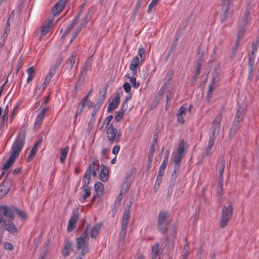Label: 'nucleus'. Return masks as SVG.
I'll return each mask as SVG.
<instances>
[{
  "mask_svg": "<svg viewBox=\"0 0 259 259\" xmlns=\"http://www.w3.org/2000/svg\"><path fill=\"white\" fill-rule=\"evenodd\" d=\"M70 250H66L64 248H63V250L62 251V254L63 256L65 258L67 256H69L70 254Z\"/></svg>",
  "mask_w": 259,
  "mask_h": 259,
  "instance_id": "nucleus-63",
  "label": "nucleus"
},
{
  "mask_svg": "<svg viewBox=\"0 0 259 259\" xmlns=\"http://www.w3.org/2000/svg\"><path fill=\"white\" fill-rule=\"evenodd\" d=\"M16 212L17 214L22 219H25L27 217V215L24 211H23L20 209H17Z\"/></svg>",
  "mask_w": 259,
  "mask_h": 259,
  "instance_id": "nucleus-58",
  "label": "nucleus"
},
{
  "mask_svg": "<svg viewBox=\"0 0 259 259\" xmlns=\"http://www.w3.org/2000/svg\"><path fill=\"white\" fill-rule=\"evenodd\" d=\"M161 182H162V178H159V177H157L156 182H155L154 187L155 189L156 190L158 188L160 184L161 183Z\"/></svg>",
  "mask_w": 259,
  "mask_h": 259,
  "instance_id": "nucleus-55",
  "label": "nucleus"
},
{
  "mask_svg": "<svg viewBox=\"0 0 259 259\" xmlns=\"http://www.w3.org/2000/svg\"><path fill=\"white\" fill-rule=\"evenodd\" d=\"M222 116V114L220 113L214 118L209 133V139H211L212 138L214 141L215 140L216 136L220 131Z\"/></svg>",
  "mask_w": 259,
  "mask_h": 259,
  "instance_id": "nucleus-6",
  "label": "nucleus"
},
{
  "mask_svg": "<svg viewBox=\"0 0 259 259\" xmlns=\"http://www.w3.org/2000/svg\"><path fill=\"white\" fill-rule=\"evenodd\" d=\"M125 77L130 79V82L132 84L134 89H137L140 86V82H137L136 78L134 76H131L129 74H126Z\"/></svg>",
  "mask_w": 259,
  "mask_h": 259,
  "instance_id": "nucleus-32",
  "label": "nucleus"
},
{
  "mask_svg": "<svg viewBox=\"0 0 259 259\" xmlns=\"http://www.w3.org/2000/svg\"><path fill=\"white\" fill-rule=\"evenodd\" d=\"M37 143H36L34 146L32 148L29 155L28 156V160L29 161L31 160V159L32 158V157L35 155V154L36 153L37 151Z\"/></svg>",
  "mask_w": 259,
  "mask_h": 259,
  "instance_id": "nucleus-40",
  "label": "nucleus"
},
{
  "mask_svg": "<svg viewBox=\"0 0 259 259\" xmlns=\"http://www.w3.org/2000/svg\"><path fill=\"white\" fill-rule=\"evenodd\" d=\"M233 209V207L231 205L223 207L220 221V225L221 228H224L228 224L229 220L232 217Z\"/></svg>",
  "mask_w": 259,
  "mask_h": 259,
  "instance_id": "nucleus-4",
  "label": "nucleus"
},
{
  "mask_svg": "<svg viewBox=\"0 0 259 259\" xmlns=\"http://www.w3.org/2000/svg\"><path fill=\"white\" fill-rule=\"evenodd\" d=\"M67 0H59L52 8V13L54 16L59 14L63 10Z\"/></svg>",
  "mask_w": 259,
  "mask_h": 259,
  "instance_id": "nucleus-14",
  "label": "nucleus"
},
{
  "mask_svg": "<svg viewBox=\"0 0 259 259\" xmlns=\"http://www.w3.org/2000/svg\"><path fill=\"white\" fill-rule=\"evenodd\" d=\"M168 223V214L167 212L161 211L159 212L157 220V228L162 233H164L167 230Z\"/></svg>",
  "mask_w": 259,
  "mask_h": 259,
  "instance_id": "nucleus-5",
  "label": "nucleus"
},
{
  "mask_svg": "<svg viewBox=\"0 0 259 259\" xmlns=\"http://www.w3.org/2000/svg\"><path fill=\"white\" fill-rule=\"evenodd\" d=\"M26 72L28 74V75L33 76H34V68L33 66H31V67H29L28 68H27Z\"/></svg>",
  "mask_w": 259,
  "mask_h": 259,
  "instance_id": "nucleus-59",
  "label": "nucleus"
},
{
  "mask_svg": "<svg viewBox=\"0 0 259 259\" xmlns=\"http://www.w3.org/2000/svg\"><path fill=\"white\" fill-rule=\"evenodd\" d=\"M91 178L89 177H84L82 180L83 186L81 188H90L89 184L90 182Z\"/></svg>",
  "mask_w": 259,
  "mask_h": 259,
  "instance_id": "nucleus-47",
  "label": "nucleus"
},
{
  "mask_svg": "<svg viewBox=\"0 0 259 259\" xmlns=\"http://www.w3.org/2000/svg\"><path fill=\"white\" fill-rule=\"evenodd\" d=\"M25 138V132L23 131H20L12 146L10 154L17 158L19 156L24 145Z\"/></svg>",
  "mask_w": 259,
  "mask_h": 259,
  "instance_id": "nucleus-1",
  "label": "nucleus"
},
{
  "mask_svg": "<svg viewBox=\"0 0 259 259\" xmlns=\"http://www.w3.org/2000/svg\"><path fill=\"white\" fill-rule=\"evenodd\" d=\"M138 54L140 57L141 61H144L146 57L145 49L143 48H140L138 52Z\"/></svg>",
  "mask_w": 259,
  "mask_h": 259,
  "instance_id": "nucleus-42",
  "label": "nucleus"
},
{
  "mask_svg": "<svg viewBox=\"0 0 259 259\" xmlns=\"http://www.w3.org/2000/svg\"><path fill=\"white\" fill-rule=\"evenodd\" d=\"M8 114V106L7 105L5 109L4 114L2 115V119H3V121L4 122L7 120Z\"/></svg>",
  "mask_w": 259,
  "mask_h": 259,
  "instance_id": "nucleus-56",
  "label": "nucleus"
},
{
  "mask_svg": "<svg viewBox=\"0 0 259 259\" xmlns=\"http://www.w3.org/2000/svg\"><path fill=\"white\" fill-rule=\"evenodd\" d=\"M126 229H123L121 228L120 232L119 233V237L121 239H124L126 234Z\"/></svg>",
  "mask_w": 259,
  "mask_h": 259,
  "instance_id": "nucleus-62",
  "label": "nucleus"
},
{
  "mask_svg": "<svg viewBox=\"0 0 259 259\" xmlns=\"http://www.w3.org/2000/svg\"><path fill=\"white\" fill-rule=\"evenodd\" d=\"M58 66V65L52 66L50 69L49 74L47 76L52 78L54 75L56 70L57 69Z\"/></svg>",
  "mask_w": 259,
  "mask_h": 259,
  "instance_id": "nucleus-50",
  "label": "nucleus"
},
{
  "mask_svg": "<svg viewBox=\"0 0 259 259\" xmlns=\"http://www.w3.org/2000/svg\"><path fill=\"white\" fill-rule=\"evenodd\" d=\"M79 218V211L78 209H73L71 218L68 221L67 230L71 231L75 228V225Z\"/></svg>",
  "mask_w": 259,
  "mask_h": 259,
  "instance_id": "nucleus-8",
  "label": "nucleus"
},
{
  "mask_svg": "<svg viewBox=\"0 0 259 259\" xmlns=\"http://www.w3.org/2000/svg\"><path fill=\"white\" fill-rule=\"evenodd\" d=\"M13 220H5L1 224L5 230L8 231L11 234H15L18 232L16 226L13 222Z\"/></svg>",
  "mask_w": 259,
  "mask_h": 259,
  "instance_id": "nucleus-10",
  "label": "nucleus"
},
{
  "mask_svg": "<svg viewBox=\"0 0 259 259\" xmlns=\"http://www.w3.org/2000/svg\"><path fill=\"white\" fill-rule=\"evenodd\" d=\"M105 131L108 141L111 144L118 143L121 137V133L118 132L117 128L113 127V125L105 127Z\"/></svg>",
  "mask_w": 259,
  "mask_h": 259,
  "instance_id": "nucleus-3",
  "label": "nucleus"
},
{
  "mask_svg": "<svg viewBox=\"0 0 259 259\" xmlns=\"http://www.w3.org/2000/svg\"><path fill=\"white\" fill-rule=\"evenodd\" d=\"M4 248L6 249H8L9 250H12L14 248L13 244L9 242H6L4 244Z\"/></svg>",
  "mask_w": 259,
  "mask_h": 259,
  "instance_id": "nucleus-57",
  "label": "nucleus"
},
{
  "mask_svg": "<svg viewBox=\"0 0 259 259\" xmlns=\"http://www.w3.org/2000/svg\"><path fill=\"white\" fill-rule=\"evenodd\" d=\"M214 80H215V79L213 78L212 82L209 85L208 90L207 91V96H206V100L207 102L210 101L211 96H212V93H213V90L215 88V87L214 85Z\"/></svg>",
  "mask_w": 259,
  "mask_h": 259,
  "instance_id": "nucleus-31",
  "label": "nucleus"
},
{
  "mask_svg": "<svg viewBox=\"0 0 259 259\" xmlns=\"http://www.w3.org/2000/svg\"><path fill=\"white\" fill-rule=\"evenodd\" d=\"M76 54L75 51H73L71 56L68 59L66 62V68L70 70L73 68V65L75 63V60Z\"/></svg>",
  "mask_w": 259,
  "mask_h": 259,
  "instance_id": "nucleus-26",
  "label": "nucleus"
},
{
  "mask_svg": "<svg viewBox=\"0 0 259 259\" xmlns=\"http://www.w3.org/2000/svg\"><path fill=\"white\" fill-rule=\"evenodd\" d=\"M113 116L111 115L108 116L104 120V124L105 125V127L109 126L110 125H113L112 123H110L111 121L113 119Z\"/></svg>",
  "mask_w": 259,
  "mask_h": 259,
  "instance_id": "nucleus-46",
  "label": "nucleus"
},
{
  "mask_svg": "<svg viewBox=\"0 0 259 259\" xmlns=\"http://www.w3.org/2000/svg\"><path fill=\"white\" fill-rule=\"evenodd\" d=\"M101 224H98L94 226L90 232L91 238H95L97 237L99 234V232L101 228Z\"/></svg>",
  "mask_w": 259,
  "mask_h": 259,
  "instance_id": "nucleus-29",
  "label": "nucleus"
},
{
  "mask_svg": "<svg viewBox=\"0 0 259 259\" xmlns=\"http://www.w3.org/2000/svg\"><path fill=\"white\" fill-rule=\"evenodd\" d=\"M47 110V108H44L38 114L35 121V124L36 125H40L42 123L45 118Z\"/></svg>",
  "mask_w": 259,
  "mask_h": 259,
  "instance_id": "nucleus-27",
  "label": "nucleus"
},
{
  "mask_svg": "<svg viewBox=\"0 0 259 259\" xmlns=\"http://www.w3.org/2000/svg\"><path fill=\"white\" fill-rule=\"evenodd\" d=\"M245 110V107L244 106L239 107L234 118V124L238 123L242 120Z\"/></svg>",
  "mask_w": 259,
  "mask_h": 259,
  "instance_id": "nucleus-18",
  "label": "nucleus"
},
{
  "mask_svg": "<svg viewBox=\"0 0 259 259\" xmlns=\"http://www.w3.org/2000/svg\"><path fill=\"white\" fill-rule=\"evenodd\" d=\"M84 194L81 196L79 200L81 202H84L86 199L89 198L91 194L90 188H81Z\"/></svg>",
  "mask_w": 259,
  "mask_h": 259,
  "instance_id": "nucleus-28",
  "label": "nucleus"
},
{
  "mask_svg": "<svg viewBox=\"0 0 259 259\" xmlns=\"http://www.w3.org/2000/svg\"><path fill=\"white\" fill-rule=\"evenodd\" d=\"M101 167L102 168L99 176L100 179L101 180V181L105 182L108 179L109 171L107 167L104 165L102 164Z\"/></svg>",
  "mask_w": 259,
  "mask_h": 259,
  "instance_id": "nucleus-22",
  "label": "nucleus"
},
{
  "mask_svg": "<svg viewBox=\"0 0 259 259\" xmlns=\"http://www.w3.org/2000/svg\"><path fill=\"white\" fill-rule=\"evenodd\" d=\"M178 122L181 124H183L185 122L184 119L182 115L177 114Z\"/></svg>",
  "mask_w": 259,
  "mask_h": 259,
  "instance_id": "nucleus-64",
  "label": "nucleus"
},
{
  "mask_svg": "<svg viewBox=\"0 0 259 259\" xmlns=\"http://www.w3.org/2000/svg\"><path fill=\"white\" fill-rule=\"evenodd\" d=\"M184 149V144L181 143L178 147L176 154L174 156V161L176 164H178L182 160Z\"/></svg>",
  "mask_w": 259,
  "mask_h": 259,
  "instance_id": "nucleus-15",
  "label": "nucleus"
},
{
  "mask_svg": "<svg viewBox=\"0 0 259 259\" xmlns=\"http://www.w3.org/2000/svg\"><path fill=\"white\" fill-rule=\"evenodd\" d=\"M95 10V7H92L89 9L85 16L80 20L79 26L83 28L89 23L90 20L91 19L93 14L94 13Z\"/></svg>",
  "mask_w": 259,
  "mask_h": 259,
  "instance_id": "nucleus-11",
  "label": "nucleus"
},
{
  "mask_svg": "<svg viewBox=\"0 0 259 259\" xmlns=\"http://www.w3.org/2000/svg\"><path fill=\"white\" fill-rule=\"evenodd\" d=\"M174 75V71L170 70L168 71L163 79V83L162 84L161 88L165 89L166 88L167 84L169 83L170 80H171Z\"/></svg>",
  "mask_w": 259,
  "mask_h": 259,
  "instance_id": "nucleus-23",
  "label": "nucleus"
},
{
  "mask_svg": "<svg viewBox=\"0 0 259 259\" xmlns=\"http://www.w3.org/2000/svg\"><path fill=\"white\" fill-rule=\"evenodd\" d=\"M110 151L109 148L103 147L102 148L101 154L102 156L104 158H108V153Z\"/></svg>",
  "mask_w": 259,
  "mask_h": 259,
  "instance_id": "nucleus-48",
  "label": "nucleus"
},
{
  "mask_svg": "<svg viewBox=\"0 0 259 259\" xmlns=\"http://www.w3.org/2000/svg\"><path fill=\"white\" fill-rule=\"evenodd\" d=\"M17 157L11 154L10 155L8 159L6 161L2 167V169L3 171V172L7 171L13 165Z\"/></svg>",
  "mask_w": 259,
  "mask_h": 259,
  "instance_id": "nucleus-17",
  "label": "nucleus"
},
{
  "mask_svg": "<svg viewBox=\"0 0 259 259\" xmlns=\"http://www.w3.org/2000/svg\"><path fill=\"white\" fill-rule=\"evenodd\" d=\"M225 165V160L224 158H222L218 162V167L219 168L218 175V188L217 191V196L221 199L223 194V173ZM220 201V200H219Z\"/></svg>",
  "mask_w": 259,
  "mask_h": 259,
  "instance_id": "nucleus-2",
  "label": "nucleus"
},
{
  "mask_svg": "<svg viewBox=\"0 0 259 259\" xmlns=\"http://www.w3.org/2000/svg\"><path fill=\"white\" fill-rule=\"evenodd\" d=\"M76 248L78 250H81L80 253L81 255H85L89 251L88 241L84 240L81 237L76 239Z\"/></svg>",
  "mask_w": 259,
  "mask_h": 259,
  "instance_id": "nucleus-9",
  "label": "nucleus"
},
{
  "mask_svg": "<svg viewBox=\"0 0 259 259\" xmlns=\"http://www.w3.org/2000/svg\"><path fill=\"white\" fill-rule=\"evenodd\" d=\"M99 165L95 161L89 164L88 168L84 174V177H89L91 178V174H92L94 177H96L97 176L96 171L99 169Z\"/></svg>",
  "mask_w": 259,
  "mask_h": 259,
  "instance_id": "nucleus-12",
  "label": "nucleus"
},
{
  "mask_svg": "<svg viewBox=\"0 0 259 259\" xmlns=\"http://www.w3.org/2000/svg\"><path fill=\"white\" fill-rule=\"evenodd\" d=\"M120 148V147L119 145L115 146L112 149V153L115 155H117L119 151Z\"/></svg>",
  "mask_w": 259,
  "mask_h": 259,
  "instance_id": "nucleus-60",
  "label": "nucleus"
},
{
  "mask_svg": "<svg viewBox=\"0 0 259 259\" xmlns=\"http://www.w3.org/2000/svg\"><path fill=\"white\" fill-rule=\"evenodd\" d=\"M259 47V36L256 37L255 41H253L252 44V50L251 53L252 54H255L257 52V50Z\"/></svg>",
  "mask_w": 259,
  "mask_h": 259,
  "instance_id": "nucleus-33",
  "label": "nucleus"
},
{
  "mask_svg": "<svg viewBox=\"0 0 259 259\" xmlns=\"http://www.w3.org/2000/svg\"><path fill=\"white\" fill-rule=\"evenodd\" d=\"M159 253V244L157 243L154 244L152 246V259H155Z\"/></svg>",
  "mask_w": 259,
  "mask_h": 259,
  "instance_id": "nucleus-36",
  "label": "nucleus"
},
{
  "mask_svg": "<svg viewBox=\"0 0 259 259\" xmlns=\"http://www.w3.org/2000/svg\"><path fill=\"white\" fill-rule=\"evenodd\" d=\"M131 88V85L127 82H124L123 85V88L126 93H130Z\"/></svg>",
  "mask_w": 259,
  "mask_h": 259,
  "instance_id": "nucleus-51",
  "label": "nucleus"
},
{
  "mask_svg": "<svg viewBox=\"0 0 259 259\" xmlns=\"http://www.w3.org/2000/svg\"><path fill=\"white\" fill-rule=\"evenodd\" d=\"M144 0H137V3L135 5L134 12L135 13H137L140 8L141 7L142 2Z\"/></svg>",
  "mask_w": 259,
  "mask_h": 259,
  "instance_id": "nucleus-53",
  "label": "nucleus"
},
{
  "mask_svg": "<svg viewBox=\"0 0 259 259\" xmlns=\"http://www.w3.org/2000/svg\"><path fill=\"white\" fill-rule=\"evenodd\" d=\"M155 142H154L152 143H151V144L150 145V147L149 151V153H148L149 157H153L154 151H155Z\"/></svg>",
  "mask_w": 259,
  "mask_h": 259,
  "instance_id": "nucleus-49",
  "label": "nucleus"
},
{
  "mask_svg": "<svg viewBox=\"0 0 259 259\" xmlns=\"http://www.w3.org/2000/svg\"><path fill=\"white\" fill-rule=\"evenodd\" d=\"M182 259H187L189 256L188 252V245L186 244L184 248V249L182 252Z\"/></svg>",
  "mask_w": 259,
  "mask_h": 259,
  "instance_id": "nucleus-43",
  "label": "nucleus"
},
{
  "mask_svg": "<svg viewBox=\"0 0 259 259\" xmlns=\"http://www.w3.org/2000/svg\"><path fill=\"white\" fill-rule=\"evenodd\" d=\"M79 237L82 238L84 240L88 241V227L84 229L82 234Z\"/></svg>",
  "mask_w": 259,
  "mask_h": 259,
  "instance_id": "nucleus-52",
  "label": "nucleus"
},
{
  "mask_svg": "<svg viewBox=\"0 0 259 259\" xmlns=\"http://www.w3.org/2000/svg\"><path fill=\"white\" fill-rule=\"evenodd\" d=\"M186 112H187L186 109L184 107L181 106L179 108L177 114L182 115L183 114H186Z\"/></svg>",
  "mask_w": 259,
  "mask_h": 259,
  "instance_id": "nucleus-54",
  "label": "nucleus"
},
{
  "mask_svg": "<svg viewBox=\"0 0 259 259\" xmlns=\"http://www.w3.org/2000/svg\"><path fill=\"white\" fill-rule=\"evenodd\" d=\"M85 105V103L80 101L76 108V110L75 112L76 116H78L82 113L84 108Z\"/></svg>",
  "mask_w": 259,
  "mask_h": 259,
  "instance_id": "nucleus-37",
  "label": "nucleus"
},
{
  "mask_svg": "<svg viewBox=\"0 0 259 259\" xmlns=\"http://www.w3.org/2000/svg\"><path fill=\"white\" fill-rule=\"evenodd\" d=\"M255 54H252V53H250L248 54V62L249 65H250V68L249 71V77H250V74L252 71V67H253V64H254V59H255Z\"/></svg>",
  "mask_w": 259,
  "mask_h": 259,
  "instance_id": "nucleus-35",
  "label": "nucleus"
},
{
  "mask_svg": "<svg viewBox=\"0 0 259 259\" xmlns=\"http://www.w3.org/2000/svg\"><path fill=\"white\" fill-rule=\"evenodd\" d=\"M95 190L97 193H102L103 190V185L100 182H97L94 186Z\"/></svg>",
  "mask_w": 259,
  "mask_h": 259,
  "instance_id": "nucleus-41",
  "label": "nucleus"
},
{
  "mask_svg": "<svg viewBox=\"0 0 259 259\" xmlns=\"http://www.w3.org/2000/svg\"><path fill=\"white\" fill-rule=\"evenodd\" d=\"M106 92L103 94L101 97H100L98 101H97L96 104L94 105L95 107L98 108L100 109L101 106H102L103 103L104 102V100L106 98Z\"/></svg>",
  "mask_w": 259,
  "mask_h": 259,
  "instance_id": "nucleus-39",
  "label": "nucleus"
},
{
  "mask_svg": "<svg viewBox=\"0 0 259 259\" xmlns=\"http://www.w3.org/2000/svg\"><path fill=\"white\" fill-rule=\"evenodd\" d=\"M215 141L213 140V138H211V139H209L208 144L206 149L205 155L206 156H210L211 154V150L212 149V147L214 144Z\"/></svg>",
  "mask_w": 259,
  "mask_h": 259,
  "instance_id": "nucleus-34",
  "label": "nucleus"
},
{
  "mask_svg": "<svg viewBox=\"0 0 259 259\" xmlns=\"http://www.w3.org/2000/svg\"><path fill=\"white\" fill-rule=\"evenodd\" d=\"M249 15V12L248 11H247L245 13L244 18H243L241 21V24H240L239 30L238 32L237 39H241L244 35L245 29L243 28V27L247 24Z\"/></svg>",
  "mask_w": 259,
  "mask_h": 259,
  "instance_id": "nucleus-13",
  "label": "nucleus"
},
{
  "mask_svg": "<svg viewBox=\"0 0 259 259\" xmlns=\"http://www.w3.org/2000/svg\"><path fill=\"white\" fill-rule=\"evenodd\" d=\"M120 102V98L119 96L115 97L107 107V111L111 112L117 108Z\"/></svg>",
  "mask_w": 259,
  "mask_h": 259,
  "instance_id": "nucleus-19",
  "label": "nucleus"
},
{
  "mask_svg": "<svg viewBox=\"0 0 259 259\" xmlns=\"http://www.w3.org/2000/svg\"><path fill=\"white\" fill-rule=\"evenodd\" d=\"M69 150V147L68 146H66L65 148H61L60 150V161L61 163H64L65 162V160L68 155V152Z\"/></svg>",
  "mask_w": 259,
  "mask_h": 259,
  "instance_id": "nucleus-25",
  "label": "nucleus"
},
{
  "mask_svg": "<svg viewBox=\"0 0 259 259\" xmlns=\"http://www.w3.org/2000/svg\"><path fill=\"white\" fill-rule=\"evenodd\" d=\"M72 246V243L69 241H66L65 244L64 246V248L66 250H70L71 249Z\"/></svg>",
  "mask_w": 259,
  "mask_h": 259,
  "instance_id": "nucleus-61",
  "label": "nucleus"
},
{
  "mask_svg": "<svg viewBox=\"0 0 259 259\" xmlns=\"http://www.w3.org/2000/svg\"><path fill=\"white\" fill-rule=\"evenodd\" d=\"M14 214L13 210L8 206H0V224L5 220H14Z\"/></svg>",
  "mask_w": 259,
  "mask_h": 259,
  "instance_id": "nucleus-7",
  "label": "nucleus"
},
{
  "mask_svg": "<svg viewBox=\"0 0 259 259\" xmlns=\"http://www.w3.org/2000/svg\"><path fill=\"white\" fill-rule=\"evenodd\" d=\"M159 0H152L148 6V9L147 10L148 13H150L151 10L156 7L159 2Z\"/></svg>",
  "mask_w": 259,
  "mask_h": 259,
  "instance_id": "nucleus-45",
  "label": "nucleus"
},
{
  "mask_svg": "<svg viewBox=\"0 0 259 259\" xmlns=\"http://www.w3.org/2000/svg\"><path fill=\"white\" fill-rule=\"evenodd\" d=\"M222 3L224 5V6H226V8H224V14L223 15V20L224 19H226V16H225V13H227L228 11V9H229V7L230 5H231V3H232V0H222Z\"/></svg>",
  "mask_w": 259,
  "mask_h": 259,
  "instance_id": "nucleus-38",
  "label": "nucleus"
},
{
  "mask_svg": "<svg viewBox=\"0 0 259 259\" xmlns=\"http://www.w3.org/2000/svg\"><path fill=\"white\" fill-rule=\"evenodd\" d=\"M131 205L129 206L128 208L125 209L123 213L122 221L121 224V228L123 229H126L128 223H129V219L130 215L131 212Z\"/></svg>",
  "mask_w": 259,
  "mask_h": 259,
  "instance_id": "nucleus-16",
  "label": "nucleus"
},
{
  "mask_svg": "<svg viewBox=\"0 0 259 259\" xmlns=\"http://www.w3.org/2000/svg\"><path fill=\"white\" fill-rule=\"evenodd\" d=\"M52 22V20L49 19L47 24L41 27V35H45L49 31Z\"/></svg>",
  "mask_w": 259,
  "mask_h": 259,
  "instance_id": "nucleus-30",
  "label": "nucleus"
},
{
  "mask_svg": "<svg viewBox=\"0 0 259 259\" xmlns=\"http://www.w3.org/2000/svg\"><path fill=\"white\" fill-rule=\"evenodd\" d=\"M139 59L138 56L134 57L130 65V69L133 71L134 74H136L137 69L139 65Z\"/></svg>",
  "mask_w": 259,
  "mask_h": 259,
  "instance_id": "nucleus-21",
  "label": "nucleus"
},
{
  "mask_svg": "<svg viewBox=\"0 0 259 259\" xmlns=\"http://www.w3.org/2000/svg\"><path fill=\"white\" fill-rule=\"evenodd\" d=\"M92 61L90 58L84 63L80 71L81 76H84L87 74V71L90 69L92 66Z\"/></svg>",
  "mask_w": 259,
  "mask_h": 259,
  "instance_id": "nucleus-20",
  "label": "nucleus"
},
{
  "mask_svg": "<svg viewBox=\"0 0 259 259\" xmlns=\"http://www.w3.org/2000/svg\"><path fill=\"white\" fill-rule=\"evenodd\" d=\"M81 12H79L77 16H76L74 19L73 20L72 23L68 26V27L66 29L65 32L62 35L63 37H65L68 33H69L73 29V27L77 23L78 21L79 18V15Z\"/></svg>",
  "mask_w": 259,
  "mask_h": 259,
  "instance_id": "nucleus-24",
  "label": "nucleus"
},
{
  "mask_svg": "<svg viewBox=\"0 0 259 259\" xmlns=\"http://www.w3.org/2000/svg\"><path fill=\"white\" fill-rule=\"evenodd\" d=\"M124 110H121L120 111L117 112L116 113V115L115 116V120L116 121H120L124 115Z\"/></svg>",
  "mask_w": 259,
  "mask_h": 259,
  "instance_id": "nucleus-44",
  "label": "nucleus"
}]
</instances>
